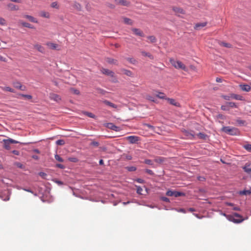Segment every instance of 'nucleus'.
<instances>
[{
  "label": "nucleus",
  "mask_w": 251,
  "mask_h": 251,
  "mask_svg": "<svg viewBox=\"0 0 251 251\" xmlns=\"http://www.w3.org/2000/svg\"><path fill=\"white\" fill-rule=\"evenodd\" d=\"M183 132L185 136L184 138L188 139H193L195 138V135L192 131L184 130L183 131Z\"/></svg>",
  "instance_id": "nucleus-6"
},
{
  "label": "nucleus",
  "mask_w": 251,
  "mask_h": 251,
  "mask_svg": "<svg viewBox=\"0 0 251 251\" xmlns=\"http://www.w3.org/2000/svg\"><path fill=\"white\" fill-rule=\"evenodd\" d=\"M172 105H175L176 106H179V103L176 101V100L175 99H170V98H167L166 99Z\"/></svg>",
  "instance_id": "nucleus-18"
},
{
  "label": "nucleus",
  "mask_w": 251,
  "mask_h": 251,
  "mask_svg": "<svg viewBox=\"0 0 251 251\" xmlns=\"http://www.w3.org/2000/svg\"><path fill=\"white\" fill-rule=\"evenodd\" d=\"M74 8L77 11H81L82 9V6L80 3L78 2H75L74 5Z\"/></svg>",
  "instance_id": "nucleus-32"
},
{
  "label": "nucleus",
  "mask_w": 251,
  "mask_h": 251,
  "mask_svg": "<svg viewBox=\"0 0 251 251\" xmlns=\"http://www.w3.org/2000/svg\"><path fill=\"white\" fill-rule=\"evenodd\" d=\"M24 17L25 18L27 19L29 21H30L31 22L35 23H38V21L37 20V19L31 16L25 15L24 16Z\"/></svg>",
  "instance_id": "nucleus-22"
},
{
  "label": "nucleus",
  "mask_w": 251,
  "mask_h": 251,
  "mask_svg": "<svg viewBox=\"0 0 251 251\" xmlns=\"http://www.w3.org/2000/svg\"><path fill=\"white\" fill-rule=\"evenodd\" d=\"M122 71L123 72V74L125 75L128 76H132V73L129 70H126V69H123Z\"/></svg>",
  "instance_id": "nucleus-28"
},
{
  "label": "nucleus",
  "mask_w": 251,
  "mask_h": 251,
  "mask_svg": "<svg viewBox=\"0 0 251 251\" xmlns=\"http://www.w3.org/2000/svg\"><path fill=\"white\" fill-rule=\"evenodd\" d=\"M51 100H53L56 102H59L61 100V97L59 95L54 94L50 93L49 96Z\"/></svg>",
  "instance_id": "nucleus-9"
},
{
  "label": "nucleus",
  "mask_w": 251,
  "mask_h": 251,
  "mask_svg": "<svg viewBox=\"0 0 251 251\" xmlns=\"http://www.w3.org/2000/svg\"><path fill=\"white\" fill-rule=\"evenodd\" d=\"M197 136L199 138L202 139H205L206 137V135L202 133H199L197 135Z\"/></svg>",
  "instance_id": "nucleus-36"
},
{
  "label": "nucleus",
  "mask_w": 251,
  "mask_h": 251,
  "mask_svg": "<svg viewBox=\"0 0 251 251\" xmlns=\"http://www.w3.org/2000/svg\"><path fill=\"white\" fill-rule=\"evenodd\" d=\"M173 11L176 13V14L178 16H180V14H184V11L181 8L177 7H174L173 8Z\"/></svg>",
  "instance_id": "nucleus-11"
},
{
  "label": "nucleus",
  "mask_w": 251,
  "mask_h": 251,
  "mask_svg": "<svg viewBox=\"0 0 251 251\" xmlns=\"http://www.w3.org/2000/svg\"><path fill=\"white\" fill-rule=\"evenodd\" d=\"M141 54L144 56H147L151 59H153V56L149 52H147L145 51H141Z\"/></svg>",
  "instance_id": "nucleus-31"
},
{
  "label": "nucleus",
  "mask_w": 251,
  "mask_h": 251,
  "mask_svg": "<svg viewBox=\"0 0 251 251\" xmlns=\"http://www.w3.org/2000/svg\"><path fill=\"white\" fill-rule=\"evenodd\" d=\"M126 138L131 144L136 143L139 140V137L136 136H130Z\"/></svg>",
  "instance_id": "nucleus-8"
},
{
  "label": "nucleus",
  "mask_w": 251,
  "mask_h": 251,
  "mask_svg": "<svg viewBox=\"0 0 251 251\" xmlns=\"http://www.w3.org/2000/svg\"><path fill=\"white\" fill-rule=\"evenodd\" d=\"M3 142L4 148L7 150H9L11 149V144H17L19 143L18 141L11 138H9L8 139H3Z\"/></svg>",
  "instance_id": "nucleus-4"
},
{
  "label": "nucleus",
  "mask_w": 251,
  "mask_h": 251,
  "mask_svg": "<svg viewBox=\"0 0 251 251\" xmlns=\"http://www.w3.org/2000/svg\"><path fill=\"white\" fill-rule=\"evenodd\" d=\"M220 45L222 46H223V47H226V48H230L231 47V45L229 44V43H225V42H221L220 43Z\"/></svg>",
  "instance_id": "nucleus-35"
},
{
  "label": "nucleus",
  "mask_w": 251,
  "mask_h": 251,
  "mask_svg": "<svg viewBox=\"0 0 251 251\" xmlns=\"http://www.w3.org/2000/svg\"><path fill=\"white\" fill-rule=\"evenodd\" d=\"M233 209L236 211L240 210V208L238 206H235L234 205L233 206Z\"/></svg>",
  "instance_id": "nucleus-58"
},
{
  "label": "nucleus",
  "mask_w": 251,
  "mask_h": 251,
  "mask_svg": "<svg viewBox=\"0 0 251 251\" xmlns=\"http://www.w3.org/2000/svg\"><path fill=\"white\" fill-rule=\"evenodd\" d=\"M222 131L230 135H237L239 134V130L235 127L231 126H224Z\"/></svg>",
  "instance_id": "nucleus-3"
},
{
  "label": "nucleus",
  "mask_w": 251,
  "mask_h": 251,
  "mask_svg": "<svg viewBox=\"0 0 251 251\" xmlns=\"http://www.w3.org/2000/svg\"><path fill=\"white\" fill-rule=\"evenodd\" d=\"M85 114L87 115L88 117L92 118H95L96 116L95 115H94L93 113L88 112H85Z\"/></svg>",
  "instance_id": "nucleus-40"
},
{
  "label": "nucleus",
  "mask_w": 251,
  "mask_h": 251,
  "mask_svg": "<svg viewBox=\"0 0 251 251\" xmlns=\"http://www.w3.org/2000/svg\"><path fill=\"white\" fill-rule=\"evenodd\" d=\"M143 189L140 186H137V193L138 194L142 195Z\"/></svg>",
  "instance_id": "nucleus-47"
},
{
  "label": "nucleus",
  "mask_w": 251,
  "mask_h": 251,
  "mask_svg": "<svg viewBox=\"0 0 251 251\" xmlns=\"http://www.w3.org/2000/svg\"><path fill=\"white\" fill-rule=\"evenodd\" d=\"M7 8L9 10L14 11L18 10L19 9V7L14 3H9L7 5Z\"/></svg>",
  "instance_id": "nucleus-13"
},
{
  "label": "nucleus",
  "mask_w": 251,
  "mask_h": 251,
  "mask_svg": "<svg viewBox=\"0 0 251 251\" xmlns=\"http://www.w3.org/2000/svg\"><path fill=\"white\" fill-rule=\"evenodd\" d=\"M34 47L35 49L38 50L39 52L41 53L45 52V48L40 44H36L34 46Z\"/></svg>",
  "instance_id": "nucleus-20"
},
{
  "label": "nucleus",
  "mask_w": 251,
  "mask_h": 251,
  "mask_svg": "<svg viewBox=\"0 0 251 251\" xmlns=\"http://www.w3.org/2000/svg\"><path fill=\"white\" fill-rule=\"evenodd\" d=\"M107 127L115 131H119L121 130L120 127L115 126L113 123H108Z\"/></svg>",
  "instance_id": "nucleus-14"
},
{
  "label": "nucleus",
  "mask_w": 251,
  "mask_h": 251,
  "mask_svg": "<svg viewBox=\"0 0 251 251\" xmlns=\"http://www.w3.org/2000/svg\"><path fill=\"white\" fill-rule=\"evenodd\" d=\"M65 141L63 140H58L56 141V144L58 145H63Z\"/></svg>",
  "instance_id": "nucleus-46"
},
{
  "label": "nucleus",
  "mask_w": 251,
  "mask_h": 251,
  "mask_svg": "<svg viewBox=\"0 0 251 251\" xmlns=\"http://www.w3.org/2000/svg\"><path fill=\"white\" fill-rule=\"evenodd\" d=\"M147 127H148L149 128H151V129H153L154 128V127L152 126H151L149 124H146L145 125Z\"/></svg>",
  "instance_id": "nucleus-62"
},
{
  "label": "nucleus",
  "mask_w": 251,
  "mask_h": 251,
  "mask_svg": "<svg viewBox=\"0 0 251 251\" xmlns=\"http://www.w3.org/2000/svg\"><path fill=\"white\" fill-rule=\"evenodd\" d=\"M21 24L24 27H28V28H33V26L31 25H30V24H28L27 23L21 22Z\"/></svg>",
  "instance_id": "nucleus-33"
},
{
  "label": "nucleus",
  "mask_w": 251,
  "mask_h": 251,
  "mask_svg": "<svg viewBox=\"0 0 251 251\" xmlns=\"http://www.w3.org/2000/svg\"><path fill=\"white\" fill-rule=\"evenodd\" d=\"M244 148L248 151L251 152V145L247 144L244 146Z\"/></svg>",
  "instance_id": "nucleus-38"
},
{
  "label": "nucleus",
  "mask_w": 251,
  "mask_h": 251,
  "mask_svg": "<svg viewBox=\"0 0 251 251\" xmlns=\"http://www.w3.org/2000/svg\"><path fill=\"white\" fill-rule=\"evenodd\" d=\"M105 60H106V62H107L108 63H109L110 64H114L116 65H118V60L116 59H115L114 58L108 57V58H106Z\"/></svg>",
  "instance_id": "nucleus-16"
},
{
  "label": "nucleus",
  "mask_w": 251,
  "mask_h": 251,
  "mask_svg": "<svg viewBox=\"0 0 251 251\" xmlns=\"http://www.w3.org/2000/svg\"><path fill=\"white\" fill-rule=\"evenodd\" d=\"M103 103L104 104H105L106 105H108V106H109L111 107H113L114 108H117V106L116 105H115V104L111 102L110 101H108V100H105L103 101Z\"/></svg>",
  "instance_id": "nucleus-26"
},
{
  "label": "nucleus",
  "mask_w": 251,
  "mask_h": 251,
  "mask_svg": "<svg viewBox=\"0 0 251 251\" xmlns=\"http://www.w3.org/2000/svg\"><path fill=\"white\" fill-rule=\"evenodd\" d=\"M0 61H2V62H6L7 60H6V58H5L0 55Z\"/></svg>",
  "instance_id": "nucleus-52"
},
{
  "label": "nucleus",
  "mask_w": 251,
  "mask_h": 251,
  "mask_svg": "<svg viewBox=\"0 0 251 251\" xmlns=\"http://www.w3.org/2000/svg\"><path fill=\"white\" fill-rule=\"evenodd\" d=\"M13 85L16 88L21 90H24L25 89V87L23 86L21 83L18 81L13 82Z\"/></svg>",
  "instance_id": "nucleus-17"
},
{
  "label": "nucleus",
  "mask_w": 251,
  "mask_h": 251,
  "mask_svg": "<svg viewBox=\"0 0 251 251\" xmlns=\"http://www.w3.org/2000/svg\"><path fill=\"white\" fill-rule=\"evenodd\" d=\"M154 160L155 162H158V163H161L163 161L162 158H161V157H159L158 158H156Z\"/></svg>",
  "instance_id": "nucleus-50"
},
{
  "label": "nucleus",
  "mask_w": 251,
  "mask_h": 251,
  "mask_svg": "<svg viewBox=\"0 0 251 251\" xmlns=\"http://www.w3.org/2000/svg\"><path fill=\"white\" fill-rule=\"evenodd\" d=\"M144 163L148 165H151V166L153 165L152 161L150 159H145L144 161Z\"/></svg>",
  "instance_id": "nucleus-41"
},
{
  "label": "nucleus",
  "mask_w": 251,
  "mask_h": 251,
  "mask_svg": "<svg viewBox=\"0 0 251 251\" xmlns=\"http://www.w3.org/2000/svg\"><path fill=\"white\" fill-rule=\"evenodd\" d=\"M1 89L4 91L10 92L12 93H14L15 91L13 89L10 88V87H0Z\"/></svg>",
  "instance_id": "nucleus-29"
},
{
  "label": "nucleus",
  "mask_w": 251,
  "mask_h": 251,
  "mask_svg": "<svg viewBox=\"0 0 251 251\" xmlns=\"http://www.w3.org/2000/svg\"><path fill=\"white\" fill-rule=\"evenodd\" d=\"M221 109L223 110H228L227 108H226V106H225V105H222L221 106Z\"/></svg>",
  "instance_id": "nucleus-63"
},
{
  "label": "nucleus",
  "mask_w": 251,
  "mask_h": 251,
  "mask_svg": "<svg viewBox=\"0 0 251 251\" xmlns=\"http://www.w3.org/2000/svg\"><path fill=\"white\" fill-rule=\"evenodd\" d=\"M226 105L231 107H237L236 104L234 102H228L226 103Z\"/></svg>",
  "instance_id": "nucleus-39"
},
{
  "label": "nucleus",
  "mask_w": 251,
  "mask_h": 251,
  "mask_svg": "<svg viewBox=\"0 0 251 251\" xmlns=\"http://www.w3.org/2000/svg\"><path fill=\"white\" fill-rule=\"evenodd\" d=\"M136 181L140 183H144V180H143L141 178H138L136 180Z\"/></svg>",
  "instance_id": "nucleus-56"
},
{
  "label": "nucleus",
  "mask_w": 251,
  "mask_h": 251,
  "mask_svg": "<svg viewBox=\"0 0 251 251\" xmlns=\"http://www.w3.org/2000/svg\"><path fill=\"white\" fill-rule=\"evenodd\" d=\"M148 42L151 43H154L156 42V39L154 36H149L147 37Z\"/></svg>",
  "instance_id": "nucleus-27"
},
{
  "label": "nucleus",
  "mask_w": 251,
  "mask_h": 251,
  "mask_svg": "<svg viewBox=\"0 0 251 251\" xmlns=\"http://www.w3.org/2000/svg\"><path fill=\"white\" fill-rule=\"evenodd\" d=\"M126 169L129 172L135 171L136 170V168L134 166L126 167Z\"/></svg>",
  "instance_id": "nucleus-37"
},
{
  "label": "nucleus",
  "mask_w": 251,
  "mask_h": 251,
  "mask_svg": "<svg viewBox=\"0 0 251 251\" xmlns=\"http://www.w3.org/2000/svg\"><path fill=\"white\" fill-rule=\"evenodd\" d=\"M72 91H73V92L75 94H78L79 93V92L78 90L72 89Z\"/></svg>",
  "instance_id": "nucleus-61"
},
{
  "label": "nucleus",
  "mask_w": 251,
  "mask_h": 251,
  "mask_svg": "<svg viewBox=\"0 0 251 251\" xmlns=\"http://www.w3.org/2000/svg\"><path fill=\"white\" fill-rule=\"evenodd\" d=\"M166 195L168 196L172 197L175 196V197H178L182 196H184V194L181 192L169 190L166 192Z\"/></svg>",
  "instance_id": "nucleus-5"
},
{
  "label": "nucleus",
  "mask_w": 251,
  "mask_h": 251,
  "mask_svg": "<svg viewBox=\"0 0 251 251\" xmlns=\"http://www.w3.org/2000/svg\"><path fill=\"white\" fill-rule=\"evenodd\" d=\"M145 172L148 173V174L150 175H154V173L153 172V171L151 170H149V169H146L145 170Z\"/></svg>",
  "instance_id": "nucleus-48"
},
{
  "label": "nucleus",
  "mask_w": 251,
  "mask_h": 251,
  "mask_svg": "<svg viewBox=\"0 0 251 251\" xmlns=\"http://www.w3.org/2000/svg\"><path fill=\"white\" fill-rule=\"evenodd\" d=\"M157 97L160 99H165V95L163 93H159L157 95Z\"/></svg>",
  "instance_id": "nucleus-44"
},
{
  "label": "nucleus",
  "mask_w": 251,
  "mask_h": 251,
  "mask_svg": "<svg viewBox=\"0 0 251 251\" xmlns=\"http://www.w3.org/2000/svg\"><path fill=\"white\" fill-rule=\"evenodd\" d=\"M224 215L229 221L234 223H240L244 221L242 216L236 213H233V215H226L225 214Z\"/></svg>",
  "instance_id": "nucleus-1"
},
{
  "label": "nucleus",
  "mask_w": 251,
  "mask_h": 251,
  "mask_svg": "<svg viewBox=\"0 0 251 251\" xmlns=\"http://www.w3.org/2000/svg\"><path fill=\"white\" fill-rule=\"evenodd\" d=\"M55 158L56 160H57L59 162H63V159L62 158H61L59 155L56 154L55 155Z\"/></svg>",
  "instance_id": "nucleus-42"
},
{
  "label": "nucleus",
  "mask_w": 251,
  "mask_h": 251,
  "mask_svg": "<svg viewBox=\"0 0 251 251\" xmlns=\"http://www.w3.org/2000/svg\"><path fill=\"white\" fill-rule=\"evenodd\" d=\"M107 5L109 8H110L111 9H113V8H115V5L114 4H112L110 3H108Z\"/></svg>",
  "instance_id": "nucleus-57"
},
{
  "label": "nucleus",
  "mask_w": 251,
  "mask_h": 251,
  "mask_svg": "<svg viewBox=\"0 0 251 251\" xmlns=\"http://www.w3.org/2000/svg\"><path fill=\"white\" fill-rule=\"evenodd\" d=\"M241 194H243V195H250L251 194V190H244V191L241 192Z\"/></svg>",
  "instance_id": "nucleus-43"
},
{
  "label": "nucleus",
  "mask_w": 251,
  "mask_h": 251,
  "mask_svg": "<svg viewBox=\"0 0 251 251\" xmlns=\"http://www.w3.org/2000/svg\"><path fill=\"white\" fill-rule=\"evenodd\" d=\"M39 15L41 17L46 18H49L50 17V15L49 12L44 11H41L39 13Z\"/></svg>",
  "instance_id": "nucleus-25"
},
{
  "label": "nucleus",
  "mask_w": 251,
  "mask_h": 251,
  "mask_svg": "<svg viewBox=\"0 0 251 251\" xmlns=\"http://www.w3.org/2000/svg\"><path fill=\"white\" fill-rule=\"evenodd\" d=\"M122 19L123 20V22L125 24L128 25H132L133 24V21L129 18L126 17H123Z\"/></svg>",
  "instance_id": "nucleus-21"
},
{
  "label": "nucleus",
  "mask_w": 251,
  "mask_h": 251,
  "mask_svg": "<svg viewBox=\"0 0 251 251\" xmlns=\"http://www.w3.org/2000/svg\"><path fill=\"white\" fill-rule=\"evenodd\" d=\"M198 179L199 181H204L205 180V178L203 176H200L198 177Z\"/></svg>",
  "instance_id": "nucleus-55"
},
{
  "label": "nucleus",
  "mask_w": 251,
  "mask_h": 251,
  "mask_svg": "<svg viewBox=\"0 0 251 251\" xmlns=\"http://www.w3.org/2000/svg\"><path fill=\"white\" fill-rule=\"evenodd\" d=\"M50 6L52 8H55V9H58L59 8L60 5H59L58 2L56 1H54L51 3Z\"/></svg>",
  "instance_id": "nucleus-30"
},
{
  "label": "nucleus",
  "mask_w": 251,
  "mask_h": 251,
  "mask_svg": "<svg viewBox=\"0 0 251 251\" xmlns=\"http://www.w3.org/2000/svg\"><path fill=\"white\" fill-rule=\"evenodd\" d=\"M230 97L231 99H235L237 100H243V97L242 96L237 94H231Z\"/></svg>",
  "instance_id": "nucleus-23"
},
{
  "label": "nucleus",
  "mask_w": 251,
  "mask_h": 251,
  "mask_svg": "<svg viewBox=\"0 0 251 251\" xmlns=\"http://www.w3.org/2000/svg\"><path fill=\"white\" fill-rule=\"evenodd\" d=\"M170 62L176 69H181L183 71H187V67L186 66L180 61L175 60L174 58H170L169 59Z\"/></svg>",
  "instance_id": "nucleus-2"
},
{
  "label": "nucleus",
  "mask_w": 251,
  "mask_h": 251,
  "mask_svg": "<svg viewBox=\"0 0 251 251\" xmlns=\"http://www.w3.org/2000/svg\"><path fill=\"white\" fill-rule=\"evenodd\" d=\"M21 96L24 98H25L28 99V100L32 99V96L31 95L22 94V95H21Z\"/></svg>",
  "instance_id": "nucleus-49"
},
{
  "label": "nucleus",
  "mask_w": 251,
  "mask_h": 251,
  "mask_svg": "<svg viewBox=\"0 0 251 251\" xmlns=\"http://www.w3.org/2000/svg\"><path fill=\"white\" fill-rule=\"evenodd\" d=\"M101 72L103 74H104L105 75L110 76L111 77H115L114 73L110 70L105 69V68H102L101 69Z\"/></svg>",
  "instance_id": "nucleus-7"
},
{
  "label": "nucleus",
  "mask_w": 251,
  "mask_h": 251,
  "mask_svg": "<svg viewBox=\"0 0 251 251\" xmlns=\"http://www.w3.org/2000/svg\"><path fill=\"white\" fill-rule=\"evenodd\" d=\"M46 45L47 46V47L50 49H52V50H58L59 49H58V47H59V45L57 44H55V43H52V42H48L46 43Z\"/></svg>",
  "instance_id": "nucleus-12"
},
{
  "label": "nucleus",
  "mask_w": 251,
  "mask_h": 251,
  "mask_svg": "<svg viewBox=\"0 0 251 251\" xmlns=\"http://www.w3.org/2000/svg\"><path fill=\"white\" fill-rule=\"evenodd\" d=\"M39 175L42 177H44L45 176H46V174L45 173L40 172L39 173Z\"/></svg>",
  "instance_id": "nucleus-64"
},
{
  "label": "nucleus",
  "mask_w": 251,
  "mask_h": 251,
  "mask_svg": "<svg viewBox=\"0 0 251 251\" xmlns=\"http://www.w3.org/2000/svg\"><path fill=\"white\" fill-rule=\"evenodd\" d=\"M56 166L57 167H58L59 168H61V169L64 168V166L61 164H57Z\"/></svg>",
  "instance_id": "nucleus-53"
},
{
  "label": "nucleus",
  "mask_w": 251,
  "mask_h": 251,
  "mask_svg": "<svg viewBox=\"0 0 251 251\" xmlns=\"http://www.w3.org/2000/svg\"><path fill=\"white\" fill-rule=\"evenodd\" d=\"M240 87L242 90L245 92H249L251 90V86L247 84H241L240 85Z\"/></svg>",
  "instance_id": "nucleus-19"
},
{
  "label": "nucleus",
  "mask_w": 251,
  "mask_h": 251,
  "mask_svg": "<svg viewBox=\"0 0 251 251\" xmlns=\"http://www.w3.org/2000/svg\"><path fill=\"white\" fill-rule=\"evenodd\" d=\"M223 98L225 100H230V99H231V97H230V96H223Z\"/></svg>",
  "instance_id": "nucleus-54"
},
{
  "label": "nucleus",
  "mask_w": 251,
  "mask_h": 251,
  "mask_svg": "<svg viewBox=\"0 0 251 251\" xmlns=\"http://www.w3.org/2000/svg\"><path fill=\"white\" fill-rule=\"evenodd\" d=\"M206 25L207 23L206 22L197 23L195 25L194 28L196 30H200L202 27L205 26Z\"/></svg>",
  "instance_id": "nucleus-15"
},
{
  "label": "nucleus",
  "mask_w": 251,
  "mask_h": 251,
  "mask_svg": "<svg viewBox=\"0 0 251 251\" xmlns=\"http://www.w3.org/2000/svg\"><path fill=\"white\" fill-rule=\"evenodd\" d=\"M147 99H148L149 100H151V101H154V100L153 98L152 97H151V96H148V97H147Z\"/></svg>",
  "instance_id": "nucleus-60"
},
{
  "label": "nucleus",
  "mask_w": 251,
  "mask_h": 251,
  "mask_svg": "<svg viewBox=\"0 0 251 251\" xmlns=\"http://www.w3.org/2000/svg\"><path fill=\"white\" fill-rule=\"evenodd\" d=\"M0 25L3 26H6L7 25L6 21L1 17H0Z\"/></svg>",
  "instance_id": "nucleus-34"
},
{
  "label": "nucleus",
  "mask_w": 251,
  "mask_h": 251,
  "mask_svg": "<svg viewBox=\"0 0 251 251\" xmlns=\"http://www.w3.org/2000/svg\"><path fill=\"white\" fill-rule=\"evenodd\" d=\"M126 60H127L128 62H129L131 63H132V64H135V63L136 62V60H135V59H134L133 58H127L126 59Z\"/></svg>",
  "instance_id": "nucleus-45"
},
{
  "label": "nucleus",
  "mask_w": 251,
  "mask_h": 251,
  "mask_svg": "<svg viewBox=\"0 0 251 251\" xmlns=\"http://www.w3.org/2000/svg\"><path fill=\"white\" fill-rule=\"evenodd\" d=\"M131 30L136 35L139 36L141 37H143L144 36L143 32L139 28H131Z\"/></svg>",
  "instance_id": "nucleus-10"
},
{
  "label": "nucleus",
  "mask_w": 251,
  "mask_h": 251,
  "mask_svg": "<svg viewBox=\"0 0 251 251\" xmlns=\"http://www.w3.org/2000/svg\"><path fill=\"white\" fill-rule=\"evenodd\" d=\"M162 200L166 202H169L170 201L169 199L167 197H162Z\"/></svg>",
  "instance_id": "nucleus-51"
},
{
  "label": "nucleus",
  "mask_w": 251,
  "mask_h": 251,
  "mask_svg": "<svg viewBox=\"0 0 251 251\" xmlns=\"http://www.w3.org/2000/svg\"><path fill=\"white\" fill-rule=\"evenodd\" d=\"M129 4L128 1H117L116 5L117 6H127Z\"/></svg>",
  "instance_id": "nucleus-24"
},
{
  "label": "nucleus",
  "mask_w": 251,
  "mask_h": 251,
  "mask_svg": "<svg viewBox=\"0 0 251 251\" xmlns=\"http://www.w3.org/2000/svg\"><path fill=\"white\" fill-rule=\"evenodd\" d=\"M13 154L18 155L19 154V151L16 150H14L12 151Z\"/></svg>",
  "instance_id": "nucleus-59"
}]
</instances>
